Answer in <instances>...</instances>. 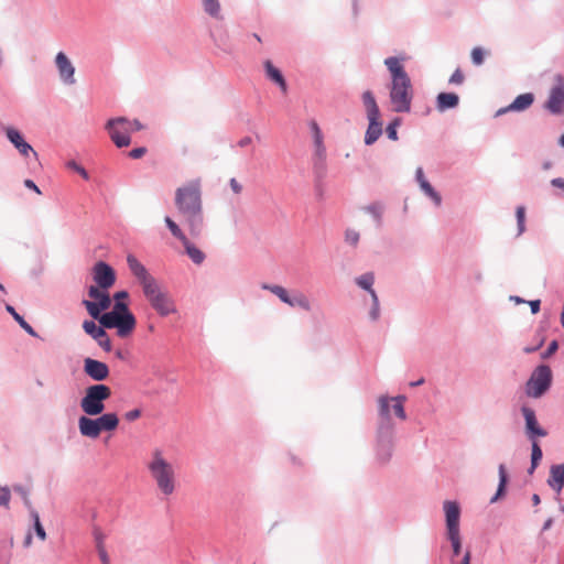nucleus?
<instances>
[{"label": "nucleus", "mask_w": 564, "mask_h": 564, "mask_svg": "<svg viewBox=\"0 0 564 564\" xmlns=\"http://www.w3.org/2000/svg\"><path fill=\"white\" fill-rule=\"evenodd\" d=\"M127 263L133 276L141 284L144 296L161 316L176 313V306L167 292L163 291L158 281L133 254L127 256Z\"/></svg>", "instance_id": "f257e3e1"}, {"label": "nucleus", "mask_w": 564, "mask_h": 564, "mask_svg": "<svg viewBox=\"0 0 564 564\" xmlns=\"http://www.w3.org/2000/svg\"><path fill=\"white\" fill-rule=\"evenodd\" d=\"M175 206L189 227L192 236L200 235L204 224L202 191L198 181H192L175 191Z\"/></svg>", "instance_id": "f03ea898"}, {"label": "nucleus", "mask_w": 564, "mask_h": 564, "mask_svg": "<svg viewBox=\"0 0 564 564\" xmlns=\"http://www.w3.org/2000/svg\"><path fill=\"white\" fill-rule=\"evenodd\" d=\"M384 65L391 73L390 100L395 112H409L413 98V89L409 75L398 57H388Z\"/></svg>", "instance_id": "7ed1b4c3"}, {"label": "nucleus", "mask_w": 564, "mask_h": 564, "mask_svg": "<svg viewBox=\"0 0 564 564\" xmlns=\"http://www.w3.org/2000/svg\"><path fill=\"white\" fill-rule=\"evenodd\" d=\"M145 467L162 495L170 497L176 491L178 487L176 469L161 448H154L151 452Z\"/></svg>", "instance_id": "20e7f679"}, {"label": "nucleus", "mask_w": 564, "mask_h": 564, "mask_svg": "<svg viewBox=\"0 0 564 564\" xmlns=\"http://www.w3.org/2000/svg\"><path fill=\"white\" fill-rule=\"evenodd\" d=\"M111 397V389L102 383L93 384L86 388L80 400L82 411L87 416L100 415L105 410V401Z\"/></svg>", "instance_id": "39448f33"}, {"label": "nucleus", "mask_w": 564, "mask_h": 564, "mask_svg": "<svg viewBox=\"0 0 564 564\" xmlns=\"http://www.w3.org/2000/svg\"><path fill=\"white\" fill-rule=\"evenodd\" d=\"M119 425V419L116 413H101L97 419L80 416L78 429L83 436L98 438L102 431H115Z\"/></svg>", "instance_id": "423d86ee"}, {"label": "nucleus", "mask_w": 564, "mask_h": 564, "mask_svg": "<svg viewBox=\"0 0 564 564\" xmlns=\"http://www.w3.org/2000/svg\"><path fill=\"white\" fill-rule=\"evenodd\" d=\"M361 99L369 120L368 129L365 134V143L370 145L375 143L382 133L380 110L371 90L364 91Z\"/></svg>", "instance_id": "0eeeda50"}, {"label": "nucleus", "mask_w": 564, "mask_h": 564, "mask_svg": "<svg viewBox=\"0 0 564 564\" xmlns=\"http://www.w3.org/2000/svg\"><path fill=\"white\" fill-rule=\"evenodd\" d=\"M552 383V370L546 365L536 367L525 383V393L531 398L542 397Z\"/></svg>", "instance_id": "6e6552de"}, {"label": "nucleus", "mask_w": 564, "mask_h": 564, "mask_svg": "<svg viewBox=\"0 0 564 564\" xmlns=\"http://www.w3.org/2000/svg\"><path fill=\"white\" fill-rule=\"evenodd\" d=\"M100 324L105 328H116L118 336L123 338L134 330L137 321L133 314L107 312L100 317Z\"/></svg>", "instance_id": "1a4fd4ad"}, {"label": "nucleus", "mask_w": 564, "mask_h": 564, "mask_svg": "<svg viewBox=\"0 0 564 564\" xmlns=\"http://www.w3.org/2000/svg\"><path fill=\"white\" fill-rule=\"evenodd\" d=\"M106 129L118 148L128 147L130 144V133L133 132L130 120L123 117L110 119L106 124Z\"/></svg>", "instance_id": "9d476101"}, {"label": "nucleus", "mask_w": 564, "mask_h": 564, "mask_svg": "<svg viewBox=\"0 0 564 564\" xmlns=\"http://www.w3.org/2000/svg\"><path fill=\"white\" fill-rule=\"evenodd\" d=\"M262 289L270 291L274 295H276L283 303L288 304L291 307H300L304 311H311V302L308 297L303 294L302 292L294 293L293 296H290L286 289H284L281 285H270V284H263Z\"/></svg>", "instance_id": "9b49d317"}, {"label": "nucleus", "mask_w": 564, "mask_h": 564, "mask_svg": "<svg viewBox=\"0 0 564 564\" xmlns=\"http://www.w3.org/2000/svg\"><path fill=\"white\" fill-rule=\"evenodd\" d=\"M544 107L553 115L564 112V79L561 76L556 77V84L552 87Z\"/></svg>", "instance_id": "f8f14e48"}, {"label": "nucleus", "mask_w": 564, "mask_h": 564, "mask_svg": "<svg viewBox=\"0 0 564 564\" xmlns=\"http://www.w3.org/2000/svg\"><path fill=\"white\" fill-rule=\"evenodd\" d=\"M93 278L98 286L102 290L110 289L116 282L115 270L106 262L99 261L94 265Z\"/></svg>", "instance_id": "ddd939ff"}, {"label": "nucleus", "mask_w": 564, "mask_h": 564, "mask_svg": "<svg viewBox=\"0 0 564 564\" xmlns=\"http://www.w3.org/2000/svg\"><path fill=\"white\" fill-rule=\"evenodd\" d=\"M446 522V534L460 533L459 531V519L460 509L456 501L446 500L443 503Z\"/></svg>", "instance_id": "4468645a"}, {"label": "nucleus", "mask_w": 564, "mask_h": 564, "mask_svg": "<svg viewBox=\"0 0 564 564\" xmlns=\"http://www.w3.org/2000/svg\"><path fill=\"white\" fill-rule=\"evenodd\" d=\"M84 330L90 335L98 345L107 352L112 348L111 340L104 329V326H98L94 321H85L83 323Z\"/></svg>", "instance_id": "2eb2a0df"}, {"label": "nucleus", "mask_w": 564, "mask_h": 564, "mask_svg": "<svg viewBox=\"0 0 564 564\" xmlns=\"http://www.w3.org/2000/svg\"><path fill=\"white\" fill-rule=\"evenodd\" d=\"M8 140L14 145L22 156H29L32 153L37 156L33 148L24 140L23 135L13 127H2Z\"/></svg>", "instance_id": "dca6fc26"}, {"label": "nucleus", "mask_w": 564, "mask_h": 564, "mask_svg": "<svg viewBox=\"0 0 564 564\" xmlns=\"http://www.w3.org/2000/svg\"><path fill=\"white\" fill-rule=\"evenodd\" d=\"M55 64L61 80L66 85L75 84V67L65 53L58 52L55 56Z\"/></svg>", "instance_id": "f3484780"}, {"label": "nucleus", "mask_w": 564, "mask_h": 564, "mask_svg": "<svg viewBox=\"0 0 564 564\" xmlns=\"http://www.w3.org/2000/svg\"><path fill=\"white\" fill-rule=\"evenodd\" d=\"M84 372L95 381H104L110 373L105 362L89 357L84 360Z\"/></svg>", "instance_id": "a211bd4d"}, {"label": "nucleus", "mask_w": 564, "mask_h": 564, "mask_svg": "<svg viewBox=\"0 0 564 564\" xmlns=\"http://www.w3.org/2000/svg\"><path fill=\"white\" fill-rule=\"evenodd\" d=\"M522 414L525 420V430L527 434L531 440H534V437L540 436L544 437L546 436V431L540 427L535 413L532 409L528 406L522 408Z\"/></svg>", "instance_id": "6ab92c4d"}, {"label": "nucleus", "mask_w": 564, "mask_h": 564, "mask_svg": "<svg viewBox=\"0 0 564 564\" xmlns=\"http://www.w3.org/2000/svg\"><path fill=\"white\" fill-rule=\"evenodd\" d=\"M533 101L534 95L532 93L521 94L509 106L499 109L496 116H501L508 111H523L530 108Z\"/></svg>", "instance_id": "aec40b11"}, {"label": "nucleus", "mask_w": 564, "mask_h": 564, "mask_svg": "<svg viewBox=\"0 0 564 564\" xmlns=\"http://www.w3.org/2000/svg\"><path fill=\"white\" fill-rule=\"evenodd\" d=\"M547 484L557 492L562 490L564 487V464L551 466Z\"/></svg>", "instance_id": "412c9836"}, {"label": "nucleus", "mask_w": 564, "mask_h": 564, "mask_svg": "<svg viewBox=\"0 0 564 564\" xmlns=\"http://www.w3.org/2000/svg\"><path fill=\"white\" fill-rule=\"evenodd\" d=\"M88 295L94 299L100 308H109L111 305V299L107 290H102L98 286L90 285L88 289Z\"/></svg>", "instance_id": "4be33fe9"}, {"label": "nucleus", "mask_w": 564, "mask_h": 564, "mask_svg": "<svg viewBox=\"0 0 564 564\" xmlns=\"http://www.w3.org/2000/svg\"><path fill=\"white\" fill-rule=\"evenodd\" d=\"M264 69L268 78L279 85L282 93L285 94L288 91V85L282 73L269 59L264 62Z\"/></svg>", "instance_id": "5701e85b"}, {"label": "nucleus", "mask_w": 564, "mask_h": 564, "mask_svg": "<svg viewBox=\"0 0 564 564\" xmlns=\"http://www.w3.org/2000/svg\"><path fill=\"white\" fill-rule=\"evenodd\" d=\"M458 102L459 98L455 93H441L436 98V107L440 111L455 108Z\"/></svg>", "instance_id": "b1692460"}, {"label": "nucleus", "mask_w": 564, "mask_h": 564, "mask_svg": "<svg viewBox=\"0 0 564 564\" xmlns=\"http://www.w3.org/2000/svg\"><path fill=\"white\" fill-rule=\"evenodd\" d=\"M185 251L187 256L191 258V260L196 264H202L205 260V253L198 249L196 246H194L187 238L185 241H182Z\"/></svg>", "instance_id": "393cba45"}, {"label": "nucleus", "mask_w": 564, "mask_h": 564, "mask_svg": "<svg viewBox=\"0 0 564 564\" xmlns=\"http://www.w3.org/2000/svg\"><path fill=\"white\" fill-rule=\"evenodd\" d=\"M314 166L318 172H324L326 169V149L325 145L315 147L314 151Z\"/></svg>", "instance_id": "a878e982"}, {"label": "nucleus", "mask_w": 564, "mask_h": 564, "mask_svg": "<svg viewBox=\"0 0 564 564\" xmlns=\"http://www.w3.org/2000/svg\"><path fill=\"white\" fill-rule=\"evenodd\" d=\"M6 310L8 311V313L11 314V316L19 323V325L28 333L30 334L31 336H37L36 332L33 329V327L28 323L25 322V319L19 314L17 313V311L14 310L13 306L11 305H7L6 306Z\"/></svg>", "instance_id": "bb28decb"}, {"label": "nucleus", "mask_w": 564, "mask_h": 564, "mask_svg": "<svg viewBox=\"0 0 564 564\" xmlns=\"http://www.w3.org/2000/svg\"><path fill=\"white\" fill-rule=\"evenodd\" d=\"M498 473H499V486H498L496 495L491 498L490 502H496L498 500V498L503 495L505 488H506V485L508 481L507 470H506V467L503 464L499 465Z\"/></svg>", "instance_id": "cd10ccee"}, {"label": "nucleus", "mask_w": 564, "mask_h": 564, "mask_svg": "<svg viewBox=\"0 0 564 564\" xmlns=\"http://www.w3.org/2000/svg\"><path fill=\"white\" fill-rule=\"evenodd\" d=\"M203 7L207 14L215 19H221L219 0H203Z\"/></svg>", "instance_id": "c85d7f7f"}, {"label": "nucleus", "mask_w": 564, "mask_h": 564, "mask_svg": "<svg viewBox=\"0 0 564 564\" xmlns=\"http://www.w3.org/2000/svg\"><path fill=\"white\" fill-rule=\"evenodd\" d=\"M373 282H375V275L372 272H368V273H365V274L356 278L357 285L360 286L361 289L368 291L370 295H371V291H375L372 289Z\"/></svg>", "instance_id": "c756f323"}, {"label": "nucleus", "mask_w": 564, "mask_h": 564, "mask_svg": "<svg viewBox=\"0 0 564 564\" xmlns=\"http://www.w3.org/2000/svg\"><path fill=\"white\" fill-rule=\"evenodd\" d=\"M83 305L86 307L88 314L93 318L98 319L99 322H100V317L102 316L101 312L107 310V308H100L98 306V303L88 301V300H84Z\"/></svg>", "instance_id": "7c9ffc66"}, {"label": "nucleus", "mask_w": 564, "mask_h": 564, "mask_svg": "<svg viewBox=\"0 0 564 564\" xmlns=\"http://www.w3.org/2000/svg\"><path fill=\"white\" fill-rule=\"evenodd\" d=\"M421 189L424 192L426 196H429L436 206H440L442 203L441 195L432 187V185L427 182H423L420 185Z\"/></svg>", "instance_id": "2f4dec72"}, {"label": "nucleus", "mask_w": 564, "mask_h": 564, "mask_svg": "<svg viewBox=\"0 0 564 564\" xmlns=\"http://www.w3.org/2000/svg\"><path fill=\"white\" fill-rule=\"evenodd\" d=\"M164 221H165L166 226L169 227V229L171 230L172 235L176 239H178L181 242L185 241L186 236L183 234V231L181 230L178 225L171 217L166 216L164 218Z\"/></svg>", "instance_id": "473e14b6"}, {"label": "nucleus", "mask_w": 564, "mask_h": 564, "mask_svg": "<svg viewBox=\"0 0 564 564\" xmlns=\"http://www.w3.org/2000/svg\"><path fill=\"white\" fill-rule=\"evenodd\" d=\"M542 458V449L539 446V444L533 441L532 443V454H531V467L529 469V473L532 474L536 466L539 465V462Z\"/></svg>", "instance_id": "72a5a7b5"}, {"label": "nucleus", "mask_w": 564, "mask_h": 564, "mask_svg": "<svg viewBox=\"0 0 564 564\" xmlns=\"http://www.w3.org/2000/svg\"><path fill=\"white\" fill-rule=\"evenodd\" d=\"M310 129L313 135L314 147L324 145V138L321 128L315 120L310 122Z\"/></svg>", "instance_id": "f704fd0d"}, {"label": "nucleus", "mask_w": 564, "mask_h": 564, "mask_svg": "<svg viewBox=\"0 0 564 564\" xmlns=\"http://www.w3.org/2000/svg\"><path fill=\"white\" fill-rule=\"evenodd\" d=\"M446 535H447L448 541L451 542L454 555H459V553L462 551L460 533H451V534H446Z\"/></svg>", "instance_id": "c9c22d12"}, {"label": "nucleus", "mask_w": 564, "mask_h": 564, "mask_svg": "<svg viewBox=\"0 0 564 564\" xmlns=\"http://www.w3.org/2000/svg\"><path fill=\"white\" fill-rule=\"evenodd\" d=\"M93 536L97 551L106 547V534L99 528L94 529Z\"/></svg>", "instance_id": "e433bc0d"}, {"label": "nucleus", "mask_w": 564, "mask_h": 564, "mask_svg": "<svg viewBox=\"0 0 564 564\" xmlns=\"http://www.w3.org/2000/svg\"><path fill=\"white\" fill-rule=\"evenodd\" d=\"M516 216L518 223V235H521L525 230V208L523 206L517 207Z\"/></svg>", "instance_id": "4c0bfd02"}, {"label": "nucleus", "mask_w": 564, "mask_h": 564, "mask_svg": "<svg viewBox=\"0 0 564 564\" xmlns=\"http://www.w3.org/2000/svg\"><path fill=\"white\" fill-rule=\"evenodd\" d=\"M391 400L395 402L393 405V411H394L395 415L398 417H400L401 420H405L406 415H405V411H404V406H403L404 398L398 397V398H393Z\"/></svg>", "instance_id": "58836bf2"}, {"label": "nucleus", "mask_w": 564, "mask_h": 564, "mask_svg": "<svg viewBox=\"0 0 564 564\" xmlns=\"http://www.w3.org/2000/svg\"><path fill=\"white\" fill-rule=\"evenodd\" d=\"M400 124H401L400 118H397L392 122L389 123V126L387 127V130H386L389 139H391L393 141L398 140L397 129Z\"/></svg>", "instance_id": "ea45409f"}, {"label": "nucleus", "mask_w": 564, "mask_h": 564, "mask_svg": "<svg viewBox=\"0 0 564 564\" xmlns=\"http://www.w3.org/2000/svg\"><path fill=\"white\" fill-rule=\"evenodd\" d=\"M471 62L479 66L484 63L485 59V51L481 47H474L470 53Z\"/></svg>", "instance_id": "a19ab883"}, {"label": "nucleus", "mask_w": 564, "mask_h": 564, "mask_svg": "<svg viewBox=\"0 0 564 564\" xmlns=\"http://www.w3.org/2000/svg\"><path fill=\"white\" fill-rule=\"evenodd\" d=\"M372 299V307L370 311V317L376 321L379 317L380 308H379V300L376 291H371Z\"/></svg>", "instance_id": "79ce46f5"}, {"label": "nucleus", "mask_w": 564, "mask_h": 564, "mask_svg": "<svg viewBox=\"0 0 564 564\" xmlns=\"http://www.w3.org/2000/svg\"><path fill=\"white\" fill-rule=\"evenodd\" d=\"M33 518H34V529H35L36 535L42 541H44L46 539V533H45L43 525L41 524L39 514L36 512H33Z\"/></svg>", "instance_id": "37998d69"}, {"label": "nucleus", "mask_w": 564, "mask_h": 564, "mask_svg": "<svg viewBox=\"0 0 564 564\" xmlns=\"http://www.w3.org/2000/svg\"><path fill=\"white\" fill-rule=\"evenodd\" d=\"M11 494L8 487H0V506L9 507Z\"/></svg>", "instance_id": "c03bdc74"}, {"label": "nucleus", "mask_w": 564, "mask_h": 564, "mask_svg": "<svg viewBox=\"0 0 564 564\" xmlns=\"http://www.w3.org/2000/svg\"><path fill=\"white\" fill-rule=\"evenodd\" d=\"M110 312H116L117 314H132L129 311L128 304L121 301H116L112 310Z\"/></svg>", "instance_id": "a18cd8bd"}, {"label": "nucleus", "mask_w": 564, "mask_h": 564, "mask_svg": "<svg viewBox=\"0 0 564 564\" xmlns=\"http://www.w3.org/2000/svg\"><path fill=\"white\" fill-rule=\"evenodd\" d=\"M389 401L390 399L388 397L379 398L380 414L387 417L389 416Z\"/></svg>", "instance_id": "49530a36"}, {"label": "nucleus", "mask_w": 564, "mask_h": 564, "mask_svg": "<svg viewBox=\"0 0 564 564\" xmlns=\"http://www.w3.org/2000/svg\"><path fill=\"white\" fill-rule=\"evenodd\" d=\"M345 239L349 245L356 246L359 241V234L355 230H347Z\"/></svg>", "instance_id": "de8ad7c7"}, {"label": "nucleus", "mask_w": 564, "mask_h": 564, "mask_svg": "<svg viewBox=\"0 0 564 564\" xmlns=\"http://www.w3.org/2000/svg\"><path fill=\"white\" fill-rule=\"evenodd\" d=\"M465 77H464V74L462 73V70L459 68H457L451 76L449 78V83L451 84H454V85H460L463 84Z\"/></svg>", "instance_id": "09e8293b"}, {"label": "nucleus", "mask_w": 564, "mask_h": 564, "mask_svg": "<svg viewBox=\"0 0 564 564\" xmlns=\"http://www.w3.org/2000/svg\"><path fill=\"white\" fill-rule=\"evenodd\" d=\"M67 166L74 171H76L78 174H80L85 180H88V173L86 170L78 165L75 161H70L67 163Z\"/></svg>", "instance_id": "8fccbe9b"}, {"label": "nucleus", "mask_w": 564, "mask_h": 564, "mask_svg": "<svg viewBox=\"0 0 564 564\" xmlns=\"http://www.w3.org/2000/svg\"><path fill=\"white\" fill-rule=\"evenodd\" d=\"M142 412L140 409H133L124 413V419L129 422L135 421L141 416Z\"/></svg>", "instance_id": "3c124183"}, {"label": "nucleus", "mask_w": 564, "mask_h": 564, "mask_svg": "<svg viewBox=\"0 0 564 564\" xmlns=\"http://www.w3.org/2000/svg\"><path fill=\"white\" fill-rule=\"evenodd\" d=\"M557 348H558L557 341L556 340L551 341L547 349L542 354V358H549L557 350Z\"/></svg>", "instance_id": "603ef678"}, {"label": "nucleus", "mask_w": 564, "mask_h": 564, "mask_svg": "<svg viewBox=\"0 0 564 564\" xmlns=\"http://www.w3.org/2000/svg\"><path fill=\"white\" fill-rule=\"evenodd\" d=\"M145 152H147L145 148H137L129 152V156L131 159H140L145 154Z\"/></svg>", "instance_id": "864d4df0"}, {"label": "nucleus", "mask_w": 564, "mask_h": 564, "mask_svg": "<svg viewBox=\"0 0 564 564\" xmlns=\"http://www.w3.org/2000/svg\"><path fill=\"white\" fill-rule=\"evenodd\" d=\"M97 553L102 564H110V557L108 555L106 547L98 550Z\"/></svg>", "instance_id": "5fc2aeb1"}, {"label": "nucleus", "mask_w": 564, "mask_h": 564, "mask_svg": "<svg viewBox=\"0 0 564 564\" xmlns=\"http://www.w3.org/2000/svg\"><path fill=\"white\" fill-rule=\"evenodd\" d=\"M97 553L102 564H110V557L108 555L106 547L98 550Z\"/></svg>", "instance_id": "6e6d98bb"}, {"label": "nucleus", "mask_w": 564, "mask_h": 564, "mask_svg": "<svg viewBox=\"0 0 564 564\" xmlns=\"http://www.w3.org/2000/svg\"><path fill=\"white\" fill-rule=\"evenodd\" d=\"M229 183H230V187L234 191V193H236V194L241 193L242 186L236 178H231Z\"/></svg>", "instance_id": "4d7b16f0"}, {"label": "nucleus", "mask_w": 564, "mask_h": 564, "mask_svg": "<svg viewBox=\"0 0 564 564\" xmlns=\"http://www.w3.org/2000/svg\"><path fill=\"white\" fill-rule=\"evenodd\" d=\"M415 176L419 185H421L423 182H427V180L424 176V172L422 167H417L415 171Z\"/></svg>", "instance_id": "13d9d810"}, {"label": "nucleus", "mask_w": 564, "mask_h": 564, "mask_svg": "<svg viewBox=\"0 0 564 564\" xmlns=\"http://www.w3.org/2000/svg\"><path fill=\"white\" fill-rule=\"evenodd\" d=\"M24 185H25V187L34 191L36 194H39V195L41 194L40 188L36 186V184L32 180H25Z\"/></svg>", "instance_id": "bf43d9fd"}, {"label": "nucleus", "mask_w": 564, "mask_h": 564, "mask_svg": "<svg viewBox=\"0 0 564 564\" xmlns=\"http://www.w3.org/2000/svg\"><path fill=\"white\" fill-rule=\"evenodd\" d=\"M251 143H252V139L249 135L241 138L237 142L238 147H240V148H246V147L250 145Z\"/></svg>", "instance_id": "052dcab7"}, {"label": "nucleus", "mask_w": 564, "mask_h": 564, "mask_svg": "<svg viewBox=\"0 0 564 564\" xmlns=\"http://www.w3.org/2000/svg\"><path fill=\"white\" fill-rule=\"evenodd\" d=\"M14 490L18 491L23 497L25 503L29 505V498H28L26 490L23 489L21 486H15Z\"/></svg>", "instance_id": "680f3d73"}, {"label": "nucleus", "mask_w": 564, "mask_h": 564, "mask_svg": "<svg viewBox=\"0 0 564 564\" xmlns=\"http://www.w3.org/2000/svg\"><path fill=\"white\" fill-rule=\"evenodd\" d=\"M530 307H531V312L533 314H536L540 311V301L539 300L531 301L530 302Z\"/></svg>", "instance_id": "e2e57ef3"}, {"label": "nucleus", "mask_w": 564, "mask_h": 564, "mask_svg": "<svg viewBox=\"0 0 564 564\" xmlns=\"http://www.w3.org/2000/svg\"><path fill=\"white\" fill-rule=\"evenodd\" d=\"M369 213H372L377 218H380L381 207L380 206H370L367 208Z\"/></svg>", "instance_id": "0e129e2a"}, {"label": "nucleus", "mask_w": 564, "mask_h": 564, "mask_svg": "<svg viewBox=\"0 0 564 564\" xmlns=\"http://www.w3.org/2000/svg\"><path fill=\"white\" fill-rule=\"evenodd\" d=\"M127 297H128V292H126V291H119V292H117V293L113 295V299H115L116 301H121V300H124V299H127Z\"/></svg>", "instance_id": "69168bd1"}, {"label": "nucleus", "mask_w": 564, "mask_h": 564, "mask_svg": "<svg viewBox=\"0 0 564 564\" xmlns=\"http://www.w3.org/2000/svg\"><path fill=\"white\" fill-rule=\"evenodd\" d=\"M551 184L555 187L564 189V180H562V178H554V180H552Z\"/></svg>", "instance_id": "338daca9"}, {"label": "nucleus", "mask_w": 564, "mask_h": 564, "mask_svg": "<svg viewBox=\"0 0 564 564\" xmlns=\"http://www.w3.org/2000/svg\"><path fill=\"white\" fill-rule=\"evenodd\" d=\"M469 563H470V552L466 551L460 564H469Z\"/></svg>", "instance_id": "774afa93"}]
</instances>
